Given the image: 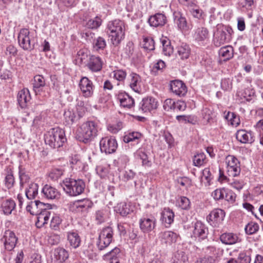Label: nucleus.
Here are the masks:
<instances>
[{"mask_svg": "<svg viewBox=\"0 0 263 263\" xmlns=\"http://www.w3.org/2000/svg\"><path fill=\"white\" fill-rule=\"evenodd\" d=\"M125 30L124 23L119 20L109 22L106 28V32L115 46H118L124 38Z\"/></svg>", "mask_w": 263, "mask_h": 263, "instance_id": "1", "label": "nucleus"}, {"mask_svg": "<svg viewBox=\"0 0 263 263\" xmlns=\"http://www.w3.org/2000/svg\"><path fill=\"white\" fill-rule=\"evenodd\" d=\"M98 125L93 121H87L83 123L77 129L76 138L79 141L87 143L97 135Z\"/></svg>", "mask_w": 263, "mask_h": 263, "instance_id": "2", "label": "nucleus"}, {"mask_svg": "<svg viewBox=\"0 0 263 263\" xmlns=\"http://www.w3.org/2000/svg\"><path fill=\"white\" fill-rule=\"evenodd\" d=\"M66 141L65 132L59 127L50 129L45 135V142L52 148H59L63 146Z\"/></svg>", "mask_w": 263, "mask_h": 263, "instance_id": "3", "label": "nucleus"}, {"mask_svg": "<svg viewBox=\"0 0 263 263\" xmlns=\"http://www.w3.org/2000/svg\"><path fill=\"white\" fill-rule=\"evenodd\" d=\"M233 33L232 28L228 25H218L214 32L213 43L218 47L230 42Z\"/></svg>", "mask_w": 263, "mask_h": 263, "instance_id": "4", "label": "nucleus"}, {"mask_svg": "<svg viewBox=\"0 0 263 263\" xmlns=\"http://www.w3.org/2000/svg\"><path fill=\"white\" fill-rule=\"evenodd\" d=\"M61 185L66 193L71 196L81 194L85 187V184L82 180L72 178H66L63 180Z\"/></svg>", "mask_w": 263, "mask_h": 263, "instance_id": "5", "label": "nucleus"}, {"mask_svg": "<svg viewBox=\"0 0 263 263\" xmlns=\"http://www.w3.org/2000/svg\"><path fill=\"white\" fill-rule=\"evenodd\" d=\"M113 230L110 227L101 230L97 243L99 250H103L110 244L113 240Z\"/></svg>", "mask_w": 263, "mask_h": 263, "instance_id": "6", "label": "nucleus"}, {"mask_svg": "<svg viewBox=\"0 0 263 263\" xmlns=\"http://www.w3.org/2000/svg\"><path fill=\"white\" fill-rule=\"evenodd\" d=\"M20 46L25 50H31L34 48V43L31 41L30 32L26 28L22 29L18 35Z\"/></svg>", "mask_w": 263, "mask_h": 263, "instance_id": "7", "label": "nucleus"}, {"mask_svg": "<svg viewBox=\"0 0 263 263\" xmlns=\"http://www.w3.org/2000/svg\"><path fill=\"white\" fill-rule=\"evenodd\" d=\"M118 144L116 139L111 136L102 138L100 141L101 152L110 154L116 152Z\"/></svg>", "mask_w": 263, "mask_h": 263, "instance_id": "8", "label": "nucleus"}, {"mask_svg": "<svg viewBox=\"0 0 263 263\" xmlns=\"http://www.w3.org/2000/svg\"><path fill=\"white\" fill-rule=\"evenodd\" d=\"M227 172L229 176L236 177L240 174V166L238 160L233 155H228L226 158Z\"/></svg>", "mask_w": 263, "mask_h": 263, "instance_id": "9", "label": "nucleus"}, {"mask_svg": "<svg viewBox=\"0 0 263 263\" xmlns=\"http://www.w3.org/2000/svg\"><path fill=\"white\" fill-rule=\"evenodd\" d=\"M1 240L4 244L5 249L11 251L15 248L17 242V238L13 231L8 230L5 232Z\"/></svg>", "mask_w": 263, "mask_h": 263, "instance_id": "10", "label": "nucleus"}, {"mask_svg": "<svg viewBox=\"0 0 263 263\" xmlns=\"http://www.w3.org/2000/svg\"><path fill=\"white\" fill-rule=\"evenodd\" d=\"M79 86L84 97L89 98L93 95L95 86L92 81L87 77H82L79 82Z\"/></svg>", "mask_w": 263, "mask_h": 263, "instance_id": "11", "label": "nucleus"}, {"mask_svg": "<svg viewBox=\"0 0 263 263\" xmlns=\"http://www.w3.org/2000/svg\"><path fill=\"white\" fill-rule=\"evenodd\" d=\"M68 252L63 248H57L51 253V263H63L68 258Z\"/></svg>", "mask_w": 263, "mask_h": 263, "instance_id": "12", "label": "nucleus"}, {"mask_svg": "<svg viewBox=\"0 0 263 263\" xmlns=\"http://www.w3.org/2000/svg\"><path fill=\"white\" fill-rule=\"evenodd\" d=\"M225 217V212L220 209H215L212 211L206 217L208 221L211 224H216L223 221Z\"/></svg>", "mask_w": 263, "mask_h": 263, "instance_id": "13", "label": "nucleus"}, {"mask_svg": "<svg viewBox=\"0 0 263 263\" xmlns=\"http://www.w3.org/2000/svg\"><path fill=\"white\" fill-rule=\"evenodd\" d=\"M208 234V228L200 221H197L194 225L193 236L199 240H203L207 237Z\"/></svg>", "mask_w": 263, "mask_h": 263, "instance_id": "14", "label": "nucleus"}, {"mask_svg": "<svg viewBox=\"0 0 263 263\" xmlns=\"http://www.w3.org/2000/svg\"><path fill=\"white\" fill-rule=\"evenodd\" d=\"M170 89L177 96L182 97L187 92V88L185 84L180 80H174L171 82Z\"/></svg>", "mask_w": 263, "mask_h": 263, "instance_id": "15", "label": "nucleus"}, {"mask_svg": "<svg viewBox=\"0 0 263 263\" xmlns=\"http://www.w3.org/2000/svg\"><path fill=\"white\" fill-rule=\"evenodd\" d=\"M88 69L93 72H97L102 69V62L99 57L89 55V59L86 64Z\"/></svg>", "mask_w": 263, "mask_h": 263, "instance_id": "16", "label": "nucleus"}, {"mask_svg": "<svg viewBox=\"0 0 263 263\" xmlns=\"http://www.w3.org/2000/svg\"><path fill=\"white\" fill-rule=\"evenodd\" d=\"M140 228L144 233L151 232L156 226V220L155 218H143L139 221Z\"/></svg>", "mask_w": 263, "mask_h": 263, "instance_id": "17", "label": "nucleus"}, {"mask_svg": "<svg viewBox=\"0 0 263 263\" xmlns=\"http://www.w3.org/2000/svg\"><path fill=\"white\" fill-rule=\"evenodd\" d=\"M173 17L175 23L181 30L187 31L190 29V26L182 13L178 11L174 12Z\"/></svg>", "mask_w": 263, "mask_h": 263, "instance_id": "18", "label": "nucleus"}, {"mask_svg": "<svg viewBox=\"0 0 263 263\" xmlns=\"http://www.w3.org/2000/svg\"><path fill=\"white\" fill-rule=\"evenodd\" d=\"M41 192L44 197L47 199H58L60 196V194L58 190L48 184L44 186Z\"/></svg>", "mask_w": 263, "mask_h": 263, "instance_id": "19", "label": "nucleus"}, {"mask_svg": "<svg viewBox=\"0 0 263 263\" xmlns=\"http://www.w3.org/2000/svg\"><path fill=\"white\" fill-rule=\"evenodd\" d=\"M46 204L39 200L31 201L29 202L27 206L26 210L31 215H37L41 211L45 208Z\"/></svg>", "mask_w": 263, "mask_h": 263, "instance_id": "20", "label": "nucleus"}, {"mask_svg": "<svg viewBox=\"0 0 263 263\" xmlns=\"http://www.w3.org/2000/svg\"><path fill=\"white\" fill-rule=\"evenodd\" d=\"M220 240L223 244L232 245L240 242L241 239L236 234L233 233H224L220 236Z\"/></svg>", "mask_w": 263, "mask_h": 263, "instance_id": "21", "label": "nucleus"}, {"mask_svg": "<svg viewBox=\"0 0 263 263\" xmlns=\"http://www.w3.org/2000/svg\"><path fill=\"white\" fill-rule=\"evenodd\" d=\"M18 104L22 108L27 106L31 100L29 91L27 89H23L18 91L17 96Z\"/></svg>", "mask_w": 263, "mask_h": 263, "instance_id": "22", "label": "nucleus"}, {"mask_svg": "<svg viewBox=\"0 0 263 263\" xmlns=\"http://www.w3.org/2000/svg\"><path fill=\"white\" fill-rule=\"evenodd\" d=\"M157 107V102L153 97L144 98L141 102L140 108L144 112L150 111Z\"/></svg>", "mask_w": 263, "mask_h": 263, "instance_id": "23", "label": "nucleus"}, {"mask_svg": "<svg viewBox=\"0 0 263 263\" xmlns=\"http://www.w3.org/2000/svg\"><path fill=\"white\" fill-rule=\"evenodd\" d=\"M148 22L150 26L153 27L162 26L166 22V17L163 14L156 13L154 15L150 16Z\"/></svg>", "mask_w": 263, "mask_h": 263, "instance_id": "24", "label": "nucleus"}, {"mask_svg": "<svg viewBox=\"0 0 263 263\" xmlns=\"http://www.w3.org/2000/svg\"><path fill=\"white\" fill-rule=\"evenodd\" d=\"M67 238L71 248L77 249L80 246L81 240L77 231H72L67 232Z\"/></svg>", "mask_w": 263, "mask_h": 263, "instance_id": "25", "label": "nucleus"}, {"mask_svg": "<svg viewBox=\"0 0 263 263\" xmlns=\"http://www.w3.org/2000/svg\"><path fill=\"white\" fill-rule=\"evenodd\" d=\"M174 213L172 210L164 208L161 213V220L166 227H169L174 222Z\"/></svg>", "mask_w": 263, "mask_h": 263, "instance_id": "26", "label": "nucleus"}, {"mask_svg": "<svg viewBox=\"0 0 263 263\" xmlns=\"http://www.w3.org/2000/svg\"><path fill=\"white\" fill-rule=\"evenodd\" d=\"M36 215L37 221L35 222V225L37 228H41L48 223L50 215V212L47 210L46 208H44V210L41 211Z\"/></svg>", "mask_w": 263, "mask_h": 263, "instance_id": "27", "label": "nucleus"}, {"mask_svg": "<svg viewBox=\"0 0 263 263\" xmlns=\"http://www.w3.org/2000/svg\"><path fill=\"white\" fill-rule=\"evenodd\" d=\"M161 239L165 243L171 245L176 242L178 235L172 231H165L161 234Z\"/></svg>", "mask_w": 263, "mask_h": 263, "instance_id": "28", "label": "nucleus"}, {"mask_svg": "<svg viewBox=\"0 0 263 263\" xmlns=\"http://www.w3.org/2000/svg\"><path fill=\"white\" fill-rule=\"evenodd\" d=\"M236 139L242 143H252L254 139L251 132H248L246 130H238L236 134Z\"/></svg>", "mask_w": 263, "mask_h": 263, "instance_id": "29", "label": "nucleus"}, {"mask_svg": "<svg viewBox=\"0 0 263 263\" xmlns=\"http://www.w3.org/2000/svg\"><path fill=\"white\" fill-rule=\"evenodd\" d=\"M209 33L207 28L199 27L195 31L194 37L197 42H203L209 39Z\"/></svg>", "mask_w": 263, "mask_h": 263, "instance_id": "30", "label": "nucleus"}, {"mask_svg": "<svg viewBox=\"0 0 263 263\" xmlns=\"http://www.w3.org/2000/svg\"><path fill=\"white\" fill-rule=\"evenodd\" d=\"M131 81L130 87L135 92H139L141 89V79L139 75L135 73H132L130 74Z\"/></svg>", "mask_w": 263, "mask_h": 263, "instance_id": "31", "label": "nucleus"}, {"mask_svg": "<svg viewBox=\"0 0 263 263\" xmlns=\"http://www.w3.org/2000/svg\"><path fill=\"white\" fill-rule=\"evenodd\" d=\"M190 53L191 49L187 44L182 43L177 47V54L181 59H187Z\"/></svg>", "mask_w": 263, "mask_h": 263, "instance_id": "32", "label": "nucleus"}, {"mask_svg": "<svg viewBox=\"0 0 263 263\" xmlns=\"http://www.w3.org/2000/svg\"><path fill=\"white\" fill-rule=\"evenodd\" d=\"M92 202L87 198L78 200L76 203L78 210L81 211L82 212H87L92 207Z\"/></svg>", "mask_w": 263, "mask_h": 263, "instance_id": "33", "label": "nucleus"}, {"mask_svg": "<svg viewBox=\"0 0 263 263\" xmlns=\"http://www.w3.org/2000/svg\"><path fill=\"white\" fill-rule=\"evenodd\" d=\"M16 204L15 201L11 199L4 201L1 205V208L4 213L6 215H9L15 209Z\"/></svg>", "mask_w": 263, "mask_h": 263, "instance_id": "34", "label": "nucleus"}, {"mask_svg": "<svg viewBox=\"0 0 263 263\" xmlns=\"http://www.w3.org/2000/svg\"><path fill=\"white\" fill-rule=\"evenodd\" d=\"M219 55L223 58V61H228L233 57V48L231 46L221 47L219 50Z\"/></svg>", "mask_w": 263, "mask_h": 263, "instance_id": "35", "label": "nucleus"}, {"mask_svg": "<svg viewBox=\"0 0 263 263\" xmlns=\"http://www.w3.org/2000/svg\"><path fill=\"white\" fill-rule=\"evenodd\" d=\"M45 82L44 78L41 75H37L34 77V83H33V90L36 95L40 93L42 88L45 86Z\"/></svg>", "mask_w": 263, "mask_h": 263, "instance_id": "36", "label": "nucleus"}, {"mask_svg": "<svg viewBox=\"0 0 263 263\" xmlns=\"http://www.w3.org/2000/svg\"><path fill=\"white\" fill-rule=\"evenodd\" d=\"M38 189L39 185L37 183H30L25 191L26 197L29 200L34 199L38 194Z\"/></svg>", "mask_w": 263, "mask_h": 263, "instance_id": "37", "label": "nucleus"}, {"mask_svg": "<svg viewBox=\"0 0 263 263\" xmlns=\"http://www.w3.org/2000/svg\"><path fill=\"white\" fill-rule=\"evenodd\" d=\"M118 99L121 105L124 107L130 108L134 104V99L127 93L119 95Z\"/></svg>", "mask_w": 263, "mask_h": 263, "instance_id": "38", "label": "nucleus"}, {"mask_svg": "<svg viewBox=\"0 0 263 263\" xmlns=\"http://www.w3.org/2000/svg\"><path fill=\"white\" fill-rule=\"evenodd\" d=\"M136 156L142 161V165L144 167H150L152 162L148 159L147 154L142 149H139L136 153Z\"/></svg>", "mask_w": 263, "mask_h": 263, "instance_id": "39", "label": "nucleus"}, {"mask_svg": "<svg viewBox=\"0 0 263 263\" xmlns=\"http://www.w3.org/2000/svg\"><path fill=\"white\" fill-rule=\"evenodd\" d=\"M116 208V212L122 216H127L132 211L130 209L129 205L125 202L118 203Z\"/></svg>", "mask_w": 263, "mask_h": 263, "instance_id": "40", "label": "nucleus"}, {"mask_svg": "<svg viewBox=\"0 0 263 263\" xmlns=\"http://www.w3.org/2000/svg\"><path fill=\"white\" fill-rule=\"evenodd\" d=\"M173 263H189L188 257L183 251H177L173 257Z\"/></svg>", "mask_w": 263, "mask_h": 263, "instance_id": "41", "label": "nucleus"}, {"mask_svg": "<svg viewBox=\"0 0 263 263\" xmlns=\"http://www.w3.org/2000/svg\"><path fill=\"white\" fill-rule=\"evenodd\" d=\"M4 183L5 186L8 189L13 187L15 183V179L12 170H10L7 172L5 177Z\"/></svg>", "mask_w": 263, "mask_h": 263, "instance_id": "42", "label": "nucleus"}, {"mask_svg": "<svg viewBox=\"0 0 263 263\" xmlns=\"http://www.w3.org/2000/svg\"><path fill=\"white\" fill-rule=\"evenodd\" d=\"M102 20L99 16H96L93 18L89 20L85 24V26L87 28L91 29H95L99 28L102 24Z\"/></svg>", "mask_w": 263, "mask_h": 263, "instance_id": "43", "label": "nucleus"}, {"mask_svg": "<svg viewBox=\"0 0 263 263\" xmlns=\"http://www.w3.org/2000/svg\"><path fill=\"white\" fill-rule=\"evenodd\" d=\"M18 174L20 186L22 187L25 183L29 181L30 176L25 169L21 166L19 167Z\"/></svg>", "mask_w": 263, "mask_h": 263, "instance_id": "44", "label": "nucleus"}, {"mask_svg": "<svg viewBox=\"0 0 263 263\" xmlns=\"http://www.w3.org/2000/svg\"><path fill=\"white\" fill-rule=\"evenodd\" d=\"M89 51L86 49H80L77 54V60L80 61L81 64H86L89 59Z\"/></svg>", "mask_w": 263, "mask_h": 263, "instance_id": "45", "label": "nucleus"}, {"mask_svg": "<svg viewBox=\"0 0 263 263\" xmlns=\"http://www.w3.org/2000/svg\"><path fill=\"white\" fill-rule=\"evenodd\" d=\"M163 53L166 56H170L173 52V47L168 40L164 39L161 41Z\"/></svg>", "mask_w": 263, "mask_h": 263, "instance_id": "46", "label": "nucleus"}, {"mask_svg": "<svg viewBox=\"0 0 263 263\" xmlns=\"http://www.w3.org/2000/svg\"><path fill=\"white\" fill-rule=\"evenodd\" d=\"M251 250L249 249L246 251L241 252L238 257V263H250Z\"/></svg>", "mask_w": 263, "mask_h": 263, "instance_id": "47", "label": "nucleus"}, {"mask_svg": "<svg viewBox=\"0 0 263 263\" xmlns=\"http://www.w3.org/2000/svg\"><path fill=\"white\" fill-rule=\"evenodd\" d=\"M205 163V155L201 153L195 155L193 158V163L195 166H200Z\"/></svg>", "mask_w": 263, "mask_h": 263, "instance_id": "48", "label": "nucleus"}, {"mask_svg": "<svg viewBox=\"0 0 263 263\" xmlns=\"http://www.w3.org/2000/svg\"><path fill=\"white\" fill-rule=\"evenodd\" d=\"M142 47L146 50H153L155 49V42L151 37H145L143 39Z\"/></svg>", "mask_w": 263, "mask_h": 263, "instance_id": "49", "label": "nucleus"}, {"mask_svg": "<svg viewBox=\"0 0 263 263\" xmlns=\"http://www.w3.org/2000/svg\"><path fill=\"white\" fill-rule=\"evenodd\" d=\"M141 134L139 132H130L123 137V141L125 143H129L131 141L138 140L141 137Z\"/></svg>", "mask_w": 263, "mask_h": 263, "instance_id": "50", "label": "nucleus"}, {"mask_svg": "<svg viewBox=\"0 0 263 263\" xmlns=\"http://www.w3.org/2000/svg\"><path fill=\"white\" fill-rule=\"evenodd\" d=\"M177 121L182 123L195 124L196 120L193 116L191 115H178L176 117Z\"/></svg>", "mask_w": 263, "mask_h": 263, "instance_id": "51", "label": "nucleus"}, {"mask_svg": "<svg viewBox=\"0 0 263 263\" xmlns=\"http://www.w3.org/2000/svg\"><path fill=\"white\" fill-rule=\"evenodd\" d=\"M259 229L258 224L254 222H251L246 226L245 230L246 234L252 235L255 233Z\"/></svg>", "mask_w": 263, "mask_h": 263, "instance_id": "52", "label": "nucleus"}, {"mask_svg": "<svg viewBox=\"0 0 263 263\" xmlns=\"http://www.w3.org/2000/svg\"><path fill=\"white\" fill-rule=\"evenodd\" d=\"M226 190L224 187L217 189L212 193V196L216 200L223 199L224 198Z\"/></svg>", "mask_w": 263, "mask_h": 263, "instance_id": "53", "label": "nucleus"}, {"mask_svg": "<svg viewBox=\"0 0 263 263\" xmlns=\"http://www.w3.org/2000/svg\"><path fill=\"white\" fill-rule=\"evenodd\" d=\"M121 256L120 249L117 247L112 249L110 251L104 255V259L120 258Z\"/></svg>", "mask_w": 263, "mask_h": 263, "instance_id": "54", "label": "nucleus"}, {"mask_svg": "<svg viewBox=\"0 0 263 263\" xmlns=\"http://www.w3.org/2000/svg\"><path fill=\"white\" fill-rule=\"evenodd\" d=\"M61 218L58 215H55L52 216L50 221V227L54 230H57L59 228V226L62 222Z\"/></svg>", "mask_w": 263, "mask_h": 263, "instance_id": "55", "label": "nucleus"}, {"mask_svg": "<svg viewBox=\"0 0 263 263\" xmlns=\"http://www.w3.org/2000/svg\"><path fill=\"white\" fill-rule=\"evenodd\" d=\"M202 116L208 122H209L210 120L215 117V114L212 109L205 107L202 110Z\"/></svg>", "mask_w": 263, "mask_h": 263, "instance_id": "56", "label": "nucleus"}, {"mask_svg": "<svg viewBox=\"0 0 263 263\" xmlns=\"http://www.w3.org/2000/svg\"><path fill=\"white\" fill-rule=\"evenodd\" d=\"M93 46L97 50L103 49L106 46L105 40L101 36L97 37L96 40H94Z\"/></svg>", "mask_w": 263, "mask_h": 263, "instance_id": "57", "label": "nucleus"}, {"mask_svg": "<svg viewBox=\"0 0 263 263\" xmlns=\"http://www.w3.org/2000/svg\"><path fill=\"white\" fill-rule=\"evenodd\" d=\"M188 10L193 17L195 18H200L202 16V10L199 9L195 3L194 6L190 7Z\"/></svg>", "mask_w": 263, "mask_h": 263, "instance_id": "58", "label": "nucleus"}, {"mask_svg": "<svg viewBox=\"0 0 263 263\" xmlns=\"http://www.w3.org/2000/svg\"><path fill=\"white\" fill-rule=\"evenodd\" d=\"M64 119L65 120V122L67 124H72L76 118V115L71 110H68L65 111L64 114Z\"/></svg>", "mask_w": 263, "mask_h": 263, "instance_id": "59", "label": "nucleus"}, {"mask_svg": "<svg viewBox=\"0 0 263 263\" xmlns=\"http://www.w3.org/2000/svg\"><path fill=\"white\" fill-rule=\"evenodd\" d=\"M63 175V171L60 168L52 169L49 174V177L53 180H58Z\"/></svg>", "mask_w": 263, "mask_h": 263, "instance_id": "60", "label": "nucleus"}, {"mask_svg": "<svg viewBox=\"0 0 263 263\" xmlns=\"http://www.w3.org/2000/svg\"><path fill=\"white\" fill-rule=\"evenodd\" d=\"M236 195L231 190L227 189L226 194L224 195V198L226 200L230 203H233L236 200Z\"/></svg>", "mask_w": 263, "mask_h": 263, "instance_id": "61", "label": "nucleus"}, {"mask_svg": "<svg viewBox=\"0 0 263 263\" xmlns=\"http://www.w3.org/2000/svg\"><path fill=\"white\" fill-rule=\"evenodd\" d=\"M178 204L179 207L184 210H186L189 208L190 201V200L186 197H181L178 201Z\"/></svg>", "mask_w": 263, "mask_h": 263, "instance_id": "62", "label": "nucleus"}, {"mask_svg": "<svg viewBox=\"0 0 263 263\" xmlns=\"http://www.w3.org/2000/svg\"><path fill=\"white\" fill-rule=\"evenodd\" d=\"M17 52L16 48L13 45H10L7 47L5 53L8 58H11L12 57H15L16 55Z\"/></svg>", "mask_w": 263, "mask_h": 263, "instance_id": "63", "label": "nucleus"}, {"mask_svg": "<svg viewBox=\"0 0 263 263\" xmlns=\"http://www.w3.org/2000/svg\"><path fill=\"white\" fill-rule=\"evenodd\" d=\"M113 73L114 78L119 81H123L126 76V72L122 70H115Z\"/></svg>", "mask_w": 263, "mask_h": 263, "instance_id": "64", "label": "nucleus"}]
</instances>
